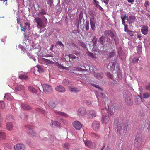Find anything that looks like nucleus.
<instances>
[{"mask_svg": "<svg viewBox=\"0 0 150 150\" xmlns=\"http://www.w3.org/2000/svg\"><path fill=\"white\" fill-rule=\"evenodd\" d=\"M81 67H77L76 68V70L84 72L85 74H87L88 72V69L90 71H93V67L92 66H88V65H86L85 66H81Z\"/></svg>", "mask_w": 150, "mask_h": 150, "instance_id": "1", "label": "nucleus"}, {"mask_svg": "<svg viewBox=\"0 0 150 150\" xmlns=\"http://www.w3.org/2000/svg\"><path fill=\"white\" fill-rule=\"evenodd\" d=\"M34 20L37 23L38 26L40 28L44 26V22H47V19L45 17L42 18L35 17Z\"/></svg>", "mask_w": 150, "mask_h": 150, "instance_id": "2", "label": "nucleus"}, {"mask_svg": "<svg viewBox=\"0 0 150 150\" xmlns=\"http://www.w3.org/2000/svg\"><path fill=\"white\" fill-rule=\"evenodd\" d=\"M41 88H42L43 92L46 93H50L52 91V87L49 84H45L42 85Z\"/></svg>", "mask_w": 150, "mask_h": 150, "instance_id": "3", "label": "nucleus"}, {"mask_svg": "<svg viewBox=\"0 0 150 150\" xmlns=\"http://www.w3.org/2000/svg\"><path fill=\"white\" fill-rule=\"evenodd\" d=\"M97 39L95 40V41H93V48L95 50H97L98 52L99 51H102L104 49V48L103 46L99 45L98 44H96L97 42Z\"/></svg>", "mask_w": 150, "mask_h": 150, "instance_id": "4", "label": "nucleus"}, {"mask_svg": "<svg viewBox=\"0 0 150 150\" xmlns=\"http://www.w3.org/2000/svg\"><path fill=\"white\" fill-rule=\"evenodd\" d=\"M116 61L115 60L110 61L107 66V69L112 71H113L115 68Z\"/></svg>", "mask_w": 150, "mask_h": 150, "instance_id": "5", "label": "nucleus"}, {"mask_svg": "<svg viewBox=\"0 0 150 150\" xmlns=\"http://www.w3.org/2000/svg\"><path fill=\"white\" fill-rule=\"evenodd\" d=\"M115 130L117 133L121 135L122 132L121 124L120 122L116 123L115 127Z\"/></svg>", "mask_w": 150, "mask_h": 150, "instance_id": "6", "label": "nucleus"}, {"mask_svg": "<svg viewBox=\"0 0 150 150\" xmlns=\"http://www.w3.org/2000/svg\"><path fill=\"white\" fill-rule=\"evenodd\" d=\"M25 127L28 131V132L32 136H36V133L33 131V127L29 125H25Z\"/></svg>", "mask_w": 150, "mask_h": 150, "instance_id": "7", "label": "nucleus"}, {"mask_svg": "<svg viewBox=\"0 0 150 150\" xmlns=\"http://www.w3.org/2000/svg\"><path fill=\"white\" fill-rule=\"evenodd\" d=\"M135 144L137 146H140L142 142V139L141 136L137 135L136 136L134 141Z\"/></svg>", "mask_w": 150, "mask_h": 150, "instance_id": "8", "label": "nucleus"}, {"mask_svg": "<svg viewBox=\"0 0 150 150\" xmlns=\"http://www.w3.org/2000/svg\"><path fill=\"white\" fill-rule=\"evenodd\" d=\"M83 141L86 146L92 149L94 148L95 147V144L94 142H92L91 141L83 140Z\"/></svg>", "mask_w": 150, "mask_h": 150, "instance_id": "9", "label": "nucleus"}, {"mask_svg": "<svg viewBox=\"0 0 150 150\" xmlns=\"http://www.w3.org/2000/svg\"><path fill=\"white\" fill-rule=\"evenodd\" d=\"M72 125L74 127L76 130H80L82 127V124L78 121L73 122Z\"/></svg>", "mask_w": 150, "mask_h": 150, "instance_id": "10", "label": "nucleus"}, {"mask_svg": "<svg viewBox=\"0 0 150 150\" xmlns=\"http://www.w3.org/2000/svg\"><path fill=\"white\" fill-rule=\"evenodd\" d=\"M86 109L84 107L79 108L77 112V114L79 116H84L86 115Z\"/></svg>", "mask_w": 150, "mask_h": 150, "instance_id": "11", "label": "nucleus"}, {"mask_svg": "<svg viewBox=\"0 0 150 150\" xmlns=\"http://www.w3.org/2000/svg\"><path fill=\"white\" fill-rule=\"evenodd\" d=\"M58 103L57 101L51 100L49 102V105L50 107L51 108H55Z\"/></svg>", "mask_w": 150, "mask_h": 150, "instance_id": "12", "label": "nucleus"}, {"mask_svg": "<svg viewBox=\"0 0 150 150\" xmlns=\"http://www.w3.org/2000/svg\"><path fill=\"white\" fill-rule=\"evenodd\" d=\"M100 123L97 121H94L92 124V127L93 129L95 131L98 130L100 128Z\"/></svg>", "mask_w": 150, "mask_h": 150, "instance_id": "13", "label": "nucleus"}, {"mask_svg": "<svg viewBox=\"0 0 150 150\" xmlns=\"http://www.w3.org/2000/svg\"><path fill=\"white\" fill-rule=\"evenodd\" d=\"M109 119L108 115H105L103 116L101 121L103 124H107L108 123Z\"/></svg>", "mask_w": 150, "mask_h": 150, "instance_id": "14", "label": "nucleus"}, {"mask_svg": "<svg viewBox=\"0 0 150 150\" xmlns=\"http://www.w3.org/2000/svg\"><path fill=\"white\" fill-rule=\"evenodd\" d=\"M14 148L15 150H24L25 147L23 144H16Z\"/></svg>", "mask_w": 150, "mask_h": 150, "instance_id": "15", "label": "nucleus"}, {"mask_svg": "<svg viewBox=\"0 0 150 150\" xmlns=\"http://www.w3.org/2000/svg\"><path fill=\"white\" fill-rule=\"evenodd\" d=\"M93 74L94 77L99 80L102 79L103 77V74L102 73L94 72Z\"/></svg>", "mask_w": 150, "mask_h": 150, "instance_id": "16", "label": "nucleus"}, {"mask_svg": "<svg viewBox=\"0 0 150 150\" xmlns=\"http://www.w3.org/2000/svg\"><path fill=\"white\" fill-rule=\"evenodd\" d=\"M68 57L69 59V61L70 62H71L72 61H76L78 60L79 59L78 57L72 54H69Z\"/></svg>", "mask_w": 150, "mask_h": 150, "instance_id": "17", "label": "nucleus"}, {"mask_svg": "<svg viewBox=\"0 0 150 150\" xmlns=\"http://www.w3.org/2000/svg\"><path fill=\"white\" fill-rule=\"evenodd\" d=\"M104 34L105 36H110L111 37H114L115 36V33L111 30H107L104 31Z\"/></svg>", "mask_w": 150, "mask_h": 150, "instance_id": "18", "label": "nucleus"}, {"mask_svg": "<svg viewBox=\"0 0 150 150\" xmlns=\"http://www.w3.org/2000/svg\"><path fill=\"white\" fill-rule=\"evenodd\" d=\"M55 89L59 92H64L66 91L65 88L62 85H59L57 86L55 88Z\"/></svg>", "mask_w": 150, "mask_h": 150, "instance_id": "19", "label": "nucleus"}, {"mask_svg": "<svg viewBox=\"0 0 150 150\" xmlns=\"http://www.w3.org/2000/svg\"><path fill=\"white\" fill-rule=\"evenodd\" d=\"M21 107L24 110H29L31 109V107L26 104H22L21 105Z\"/></svg>", "mask_w": 150, "mask_h": 150, "instance_id": "20", "label": "nucleus"}, {"mask_svg": "<svg viewBox=\"0 0 150 150\" xmlns=\"http://www.w3.org/2000/svg\"><path fill=\"white\" fill-rule=\"evenodd\" d=\"M115 108L113 107L111 108H109L108 107V109L107 110V112L110 114L111 115H113L114 114Z\"/></svg>", "mask_w": 150, "mask_h": 150, "instance_id": "21", "label": "nucleus"}, {"mask_svg": "<svg viewBox=\"0 0 150 150\" xmlns=\"http://www.w3.org/2000/svg\"><path fill=\"white\" fill-rule=\"evenodd\" d=\"M13 127V124L11 122H8L6 124V128L9 131H11Z\"/></svg>", "mask_w": 150, "mask_h": 150, "instance_id": "22", "label": "nucleus"}, {"mask_svg": "<svg viewBox=\"0 0 150 150\" xmlns=\"http://www.w3.org/2000/svg\"><path fill=\"white\" fill-rule=\"evenodd\" d=\"M53 112L57 115L62 116L65 117H67V115L64 113L61 112L57 110H54Z\"/></svg>", "mask_w": 150, "mask_h": 150, "instance_id": "23", "label": "nucleus"}, {"mask_svg": "<svg viewBox=\"0 0 150 150\" xmlns=\"http://www.w3.org/2000/svg\"><path fill=\"white\" fill-rule=\"evenodd\" d=\"M96 116V113L93 110H91L90 111L89 115V117L90 118H92L95 117Z\"/></svg>", "mask_w": 150, "mask_h": 150, "instance_id": "24", "label": "nucleus"}, {"mask_svg": "<svg viewBox=\"0 0 150 150\" xmlns=\"http://www.w3.org/2000/svg\"><path fill=\"white\" fill-rule=\"evenodd\" d=\"M148 31V29L147 26L143 27L141 29L142 33L145 35L147 34Z\"/></svg>", "mask_w": 150, "mask_h": 150, "instance_id": "25", "label": "nucleus"}, {"mask_svg": "<svg viewBox=\"0 0 150 150\" xmlns=\"http://www.w3.org/2000/svg\"><path fill=\"white\" fill-rule=\"evenodd\" d=\"M136 18L135 16H129L127 20L129 23H131L134 22L136 20Z\"/></svg>", "mask_w": 150, "mask_h": 150, "instance_id": "26", "label": "nucleus"}, {"mask_svg": "<svg viewBox=\"0 0 150 150\" xmlns=\"http://www.w3.org/2000/svg\"><path fill=\"white\" fill-rule=\"evenodd\" d=\"M24 89V86L22 85H18L15 88V90L16 91L23 90Z\"/></svg>", "mask_w": 150, "mask_h": 150, "instance_id": "27", "label": "nucleus"}, {"mask_svg": "<svg viewBox=\"0 0 150 150\" xmlns=\"http://www.w3.org/2000/svg\"><path fill=\"white\" fill-rule=\"evenodd\" d=\"M68 89L71 92H78L80 91V90L78 88L75 87L73 88L71 87H69Z\"/></svg>", "mask_w": 150, "mask_h": 150, "instance_id": "28", "label": "nucleus"}, {"mask_svg": "<svg viewBox=\"0 0 150 150\" xmlns=\"http://www.w3.org/2000/svg\"><path fill=\"white\" fill-rule=\"evenodd\" d=\"M35 111L36 112L41 113L44 115L45 114V111L44 110L39 108H36Z\"/></svg>", "mask_w": 150, "mask_h": 150, "instance_id": "29", "label": "nucleus"}, {"mask_svg": "<svg viewBox=\"0 0 150 150\" xmlns=\"http://www.w3.org/2000/svg\"><path fill=\"white\" fill-rule=\"evenodd\" d=\"M4 98H5L6 99L8 100H12L13 98L10 94L9 93H6L4 96Z\"/></svg>", "mask_w": 150, "mask_h": 150, "instance_id": "30", "label": "nucleus"}, {"mask_svg": "<svg viewBox=\"0 0 150 150\" xmlns=\"http://www.w3.org/2000/svg\"><path fill=\"white\" fill-rule=\"evenodd\" d=\"M28 90L33 93H36L37 92V90L34 87L31 86H29L28 87Z\"/></svg>", "mask_w": 150, "mask_h": 150, "instance_id": "31", "label": "nucleus"}, {"mask_svg": "<svg viewBox=\"0 0 150 150\" xmlns=\"http://www.w3.org/2000/svg\"><path fill=\"white\" fill-rule=\"evenodd\" d=\"M35 68L36 69H37V71L39 73L42 72L44 71V69L40 66L37 65L35 67Z\"/></svg>", "mask_w": 150, "mask_h": 150, "instance_id": "32", "label": "nucleus"}, {"mask_svg": "<svg viewBox=\"0 0 150 150\" xmlns=\"http://www.w3.org/2000/svg\"><path fill=\"white\" fill-rule=\"evenodd\" d=\"M46 13L44 9H42L39 11V12L38 13V15L39 17L41 16L44 14H45Z\"/></svg>", "mask_w": 150, "mask_h": 150, "instance_id": "33", "label": "nucleus"}, {"mask_svg": "<svg viewBox=\"0 0 150 150\" xmlns=\"http://www.w3.org/2000/svg\"><path fill=\"white\" fill-rule=\"evenodd\" d=\"M19 77L21 79L26 80L28 79V76L23 74H20Z\"/></svg>", "mask_w": 150, "mask_h": 150, "instance_id": "34", "label": "nucleus"}, {"mask_svg": "<svg viewBox=\"0 0 150 150\" xmlns=\"http://www.w3.org/2000/svg\"><path fill=\"white\" fill-rule=\"evenodd\" d=\"M90 25L91 27L93 30H94L95 29V23L93 20H90Z\"/></svg>", "mask_w": 150, "mask_h": 150, "instance_id": "35", "label": "nucleus"}, {"mask_svg": "<svg viewBox=\"0 0 150 150\" xmlns=\"http://www.w3.org/2000/svg\"><path fill=\"white\" fill-rule=\"evenodd\" d=\"M105 37L103 35H102L100 38L98 42L100 44L103 45L105 42Z\"/></svg>", "mask_w": 150, "mask_h": 150, "instance_id": "36", "label": "nucleus"}, {"mask_svg": "<svg viewBox=\"0 0 150 150\" xmlns=\"http://www.w3.org/2000/svg\"><path fill=\"white\" fill-rule=\"evenodd\" d=\"M128 125V123H124L123 125V127H124V129L123 133L125 134H126L127 132V127Z\"/></svg>", "mask_w": 150, "mask_h": 150, "instance_id": "37", "label": "nucleus"}, {"mask_svg": "<svg viewBox=\"0 0 150 150\" xmlns=\"http://www.w3.org/2000/svg\"><path fill=\"white\" fill-rule=\"evenodd\" d=\"M126 101L128 105H131L132 104V101L129 97H127V99H126Z\"/></svg>", "mask_w": 150, "mask_h": 150, "instance_id": "38", "label": "nucleus"}, {"mask_svg": "<svg viewBox=\"0 0 150 150\" xmlns=\"http://www.w3.org/2000/svg\"><path fill=\"white\" fill-rule=\"evenodd\" d=\"M83 18V13L82 12L80 13L79 16V22L81 23V21H84V19Z\"/></svg>", "mask_w": 150, "mask_h": 150, "instance_id": "39", "label": "nucleus"}, {"mask_svg": "<svg viewBox=\"0 0 150 150\" xmlns=\"http://www.w3.org/2000/svg\"><path fill=\"white\" fill-rule=\"evenodd\" d=\"M118 53L120 58L122 59V50L121 47L118 48Z\"/></svg>", "mask_w": 150, "mask_h": 150, "instance_id": "40", "label": "nucleus"}, {"mask_svg": "<svg viewBox=\"0 0 150 150\" xmlns=\"http://www.w3.org/2000/svg\"><path fill=\"white\" fill-rule=\"evenodd\" d=\"M62 84L64 86H67L69 84V82L68 80L64 79L63 81Z\"/></svg>", "mask_w": 150, "mask_h": 150, "instance_id": "41", "label": "nucleus"}, {"mask_svg": "<svg viewBox=\"0 0 150 150\" xmlns=\"http://www.w3.org/2000/svg\"><path fill=\"white\" fill-rule=\"evenodd\" d=\"M116 53L115 52H110L108 54V56L110 57H112L115 55Z\"/></svg>", "mask_w": 150, "mask_h": 150, "instance_id": "42", "label": "nucleus"}, {"mask_svg": "<svg viewBox=\"0 0 150 150\" xmlns=\"http://www.w3.org/2000/svg\"><path fill=\"white\" fill-rule=\"evenodd\" d=\"M5 134L3 132H0V139H4L6 137Z\"/></svg>", "mask_w": 150, "mask_h": 150, "instance_id": "43", "label": "nucleus"}, {"mask_svg": "<svg viewBox=\"0 0 150 150\" xmlns=\"http://www.w3.org/2000/svg\"><path fill=\"white\" fill-rule=\"evenodd\" d=\"M91 135L93 137H94L97 139H98L99 137V136L95 133L91 132Z\"/></svg>", "mask_w": 150, "mask_h": 150, "instance_id": "44", "label": "nucleus"}, {"mask_svg": "<svg viewBox=\"0 0 150 150\" xmlns=\"http://www.w3.org/2000/svg\"><path fill=\"white\" fill-rule=\"evenodd\" d=\"M150 96V94L148 93H145L143 94V97L144 98H147Z\"/></svg>", "mask_w": 150, "mask_h": 150, "instance_id": "45", "label": "nucleus"}, {"mask_svg": "<svg viewBox=\"0 0 150 150\" xmlns=\"http://www.w3.org/2000/svg\"><path fill=\"white\" fill-rule=\"evenodd\" d=\"M45 61L46 63L49 64H54V63L53 62L47 59H45Z\"/></svg>", "mask_w": 150, "mask_h": 150, "instance_id": "46", "label": "nucleus"}, {"mask_svg": "<svg viewBox=\"0 0 150 150\" xmlns=\"http://www.w3.org/2000/svg\"><path fill=\"white\" fill-rule=\"evenodd\" d=\"M112 39V40H114L116 45H117L118 43V39L117 37L115 36Z\"/></svg>", "mask_w": 150, "mask_h": 150, "instance_id": "47", "label": "nucleus"}, {"mask_svg": "<svg viewBox=\"0 0 150 150\" xmlns=\"http://www.w3.org/2000/svg\"><path fill=\"white\" fill-rule=\"evenodd\" d=\"M53 123L54 125L58 127H59L60 126V124L57 121H54L53 122Z\"/></svg>", "mask_w": 150, "mask_h": 150, "instance_id": "48", "label": "nucleus"}, {"mask_svg": "<svg viewBox=\"0 0 150 150\" xmlns=\"http://www.w3.org/2000/svg\"><path fill=\"white\" fill-rule=\"evenodd\" d=\"M88 55L90 57L96 59L97 58L96 55L91 52H89Z\"/></svg>", "mask_w": 150, "mask_h": 150, "instance_id": "49", "label": "nucleus"}, {"mask_svg": "<svg viewBox=\"0 0 150 150\" xmlns=\"http://www.w3.org/2000/svg\"><path fill=\"white\" fill-rule=\"evenodd\" d=\"M129 18V17H128V16H126V15H125L123 18H122V24L124 25L125 22L124 21L125 20H128Z\"/></svg>", "mask_w": 150, "mask_h": 150, "instance_id": "50", "label": "nucleus"}, {"mask_svg": "<svg viewBox=\"0 0 150 150\" xmlns=\"http://www.w3.org/2000/svg\"><path fill=\"white\" fill-rule=\"evenodd\" d=\"M69 144L68 143H66L64 144V147L66 149H69Z\"/></svg>", "mask_w": 150, "mask_h": 150, "instance_id": "51", "label": "nucleus"}, {"mask_svg": "<svg viewBox=\"0 0 150 150\" xmlns=\"http://www.w3.org/2000/svg\"><path fill=\"white\" fill-rule=\"evenodd\" d=\"M106 74L107 76H108L109 78H110L111 79H113V77L112 75L110 74V72H107Z\"/></svg>", "mask_w": 150, "mask_h": 150, "instance_id": "52", "label": "nucleus"}, {"mask_svg": "<svg viewBox=\"0 0 150 150\" xmlns=\"http://www.w3.org/2000/svg\"><path fill=\"white\" fill-rule=\"evenodd\" d=\"M5 107L4 104L3 102H0V108L3 109Z\"/></svg>", "mask_w": 150, "mask_h": 150, "instance_id": "53", "label": "nucleus"}, {"mask_svg": "<svg viewBox=\"0 0 150 150\" xmlns=\"http://www.w3.org/2000/svg\"><path fill=\"white\" fill-rule=\"evenodd\" d=\"M89 22H86V30L87 31L89 29Z\"/></svg>", "mask_w": 150, "mask_h": 150, "instance_id": "54", "label": "nucleus"}, {"mask_svg": "<svg viewBox=\"0 0 150 150\" xmlns=\"http://www.w3.org/2000/svg\"><path fill=\"white\" fill-rule=\"evenodd\" d=\"M57 45H59V46H62L63 47L64 46V45H63V44L61 42L59 41H58L57 42Z\"/></svg>", "mask_w": 150, "mask_h": 150, "instance_id": "55", "label": "nucleus"}, {"mask_svg": "<svg viewBox=\"0 0 150 150\" xmlns=\"http://www.w3.org/2000/svg\"><path fill=\"white\" fill-rule=\"evenodd\" d=\"M125 26L124 30L125 31V32H128L129 30L128 28V26L127 25H125V23H124V25Z\"/></svg>", "mask_w": 150, "mask_h": 150, "instance_id": "56", "label": "nucleus"}, {"mask_svg": "<svg viewBox=\"0 0 150 150\" xmlns=\"http://www.w3.org/2000/svg\"><path fill=\"white\" fill-rule=\"evenodd\" d=\"M149 4V2L148 1H146L144 4V6L146 7V8L147 9V6Z\"/></svg>", "mask_w": 150, "mask_h": 150, "instance_id": "57", "label": "nucleus"}, {"mask_svg": "<svg viewBox=\"0 0 150 150\" xmlns=\"http://www.w3.org/2000/svg\"><path fill=\"white\" fill-rule=\"evenodd\" d=\"M84 103L88 105H89L91 103V101L87 100H85L84 101Z\"/></svg>", "mask_w": 150, "mask_h": 150, "instance_id": "58", "label": "nucleus"}, {"mask_svg": "<svg viewBox=\"0 0 150 150\" xmlns=\"http://www.w3.org/2000/svg\"><path fill=\"white\" fill-rule=\"evenodd\" d=\"M57 65L59 67L62 69H64V67L61 64L57 63Z\"/></svg>", "mask_w": 150, "mask_h": 150, "instance_id": "59", "label": "nucleus"}, {"mask_svg": "<svg viewBox=\"0 0 150 150\" xmlns=\"http://www.w3.org/2000/svg\"><path fill=\"white\" fill-rule=\"evenodd\" d=\"M135 36L136 38H138L141 39L140 38L141 37V35H139L137 34V35H135Z\"/></svg>", "mask_w": 150, "mask_h": 150, "instance_id": "60", "label": "nucleus"}, {"mask_svg": "<svg viewBox=\"0 0 150 150\" xmlns=\"http://www.w3.org/2000/svg\"><path fill=\"white\" fill-rule=\"evenodd\" d=\"M109 0H103V2L106 5L108 3Z\"/></svg>", "mask_w": 150, "mask_h": 150, "instance_id": "61", "label": "nucleus"}, {"mask_svg": "<svg viewBox=\"0 0 150 150\" xmlns=\"http://www.w3.org/2000/svg\"><path fill=\"white\" fill-rule=\"evenodd\" d=\"M21 30L22 31H25V30L26 29L23 26H21Z\"/></svg>", "mask_w": 150, "mask_h": 150, "instance_id": "62", "label": "nucleus"}, {"mask_svg": "<svg viewBox=\"0 0 150 150\" xmlns=\"http://www.w3.org/2000/svg\"><path fill=\"white\" fill-rule=\"evenodd\" d=\"M45 57H53V54H50V55L48 54H47L45 56Z\"/></svg>", "mask_w": 150, "mask_h": 150, "instance_id": "63", "label": "nucleus"}, {"mask_svg": "<svg viewBox=\"0 0 150 150\" xmlns=\"http://www.w3.org/2000/svg\"><path fill=\"white\" fill-rule=\"evenodd\" d=\"M146 88L147 90L150 91V85H148L146 87Z\"/></svg>", "mask_w": 150, "mask_h": 150, "instance_id": "64", "label": "nucleus"}]
</instances>
